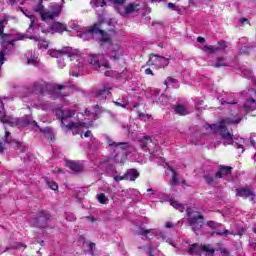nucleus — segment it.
I'll return each mask as SVG.
<instances>
[{"label": "nucleus", "instance_id": "f257e3e1", "mask_svg": "<svg viewBox=\"0 0 256 256\" xmlns=\"http://www.w3.org/2000/svg\"><path fill=\"white\" fill-rule=\"evenodd\" d=\"M241 123L240 118H226L221 120L216 124H208L209 127L215 135H219L224 139V145H233V132H229L227 129L228 125H239Z\"/></svg>", "mask_w": 256, "mask_h": 256}, {"label": "nucleus", "instance_id": "f03ea898", "mask_svg": "<svg viewBox=\"0 0 256 256\" xmlns=\"http://www.w3.org/2000/svg\"><path fill=\"white\" fill-rule=\"evenodd\" d=\"M56 115L58 119H60L61 128L65 133H69V131H72L73 135H77V133L81 131L83 124L79 122H73V120H71L75 116V110L59 109L57 110Z\"/></svg>", "mask_w": 256, "mask_h": 256}, {"label": "nucleus", "instance_id": "7ed1b4c3", "mask_svg": "<svg viewBox=\"0 0 256 256\" xmlns=\"http://www.w3.org/2000/svg\"><path fill=\"white\" fill-rule=\"evenodd\" d=\"M0 121L2 123H6L7 125H11V127H28V125H32V127L39 129V125L35 120H33V116L31 115L23 118H13L11 116H6L5 104H3L2 100H0Z\"/></svg>", "mask_w": 256, "mask_h": 256}, {"label": "nucleus", "instance_id": "20e7f679", "mask_svg": "<svg viewBox=\"0 0 256 256\" xmlns=\"http://www.w3.org/2000/svg\"><path fill=\"white\" fill-rule=\"evenodd\" d=\"M33 11L39 13L42 21H53V19H57L61 15L63 7L59 4H54L50 7V10H47L43 6V0H39V3L33 7Z\"/></svg>", "mask_w": 256, "mask_h": 256}, {"label": "nucleus", "instance_id": "39448f33", "mask_svg": "<svg viewBox=\"0 0 256 256\" xmlns=\"http://www.w3.org/2000/svg\"><path fill=\"white\" fill-rule=\"evenodd\" d=\"M186 213L189 227H191L193 233L197 235V232L201 231V229H203V225H205V217L201 212L195 211L191 208H187Z\"/></svg>", "mask_w": 256, "mask_h": 256}, {"label": "nucleus", "instance_id": "423d86ee", "mask_svg": "<svg viewBox=\"0 0 256 256\" xmlns=\"http://www.w3.org/2000/svg\"><path fill=\"white\" fill-rule=\"evenodd\" d=\"M62 89H66V87L59 84H47L46 82H34L30 87V91L34 95H45L49 91H61Z\"/></svg>", "mask_w": 256, "mask_h": 256}, {"label": "nucleus", "instance_id": "0eeeda50", "mask_svg": "<svg viewBox=\"0 0 256 256\" xmlns=\"http://www.w3.org/2000/svg\"><path fill=\"white\" fill-rule=\"evenodd\" d=\"M84 35H89V37L93 39H98L100 45H103V43H111V38L109 35L101 29V22H98L91 26Z\"/></svg>", "mask_w": 256, "mask_h": 256}, {"label": "nucleus", "instance_id": "6e6552de", "mask_svg": "<svg viewBox=\"0 0 256 256\" xmlns=\"http://www.w3.org/2000/svg\"><path fill=\"white\" fill-rule=\"evenodd\" d=\"M15 144L17 149L20 151V153H25L27 151V147L19 142H17L15 139L11 137V132L5 131V136L3 141H0V153H5V150L7 149V145H13Z\"/></svg>", "mask_w": 256, "mask_h": 256}, {"label": "nucleus", "instance_id": "1a4fd4ad", "mask_svg": "<svg viewBox=\"0 0 256 256\" xmlns=\"http://www.w3.org/2000/svg\"><path fill=\"white\" fill-rule=\"evenodd\" d=\"M50 222L51 214L45 210L38 212L36 218L33 219V225L38 229H46V227H49Z\"/></svg>", "mask_w": 256, "mask_h": 256}, {"label": "nucleus", "instance_id": "9d476101", "mask_svg": "<svg viewBox=\"0 0 256 256\" xmlns=\"http://www.w3.org/2000/svg\"><path fill=\"white\" fill-rule=\"evenodd\" d=\"M236 197H242V199H249L253 203L256 201V191L253 186H245L242 188H237L235 190Z\"/></svg>", "mask_w": 256, "mask_h": 256}, {"label": "nucleus", "instance_id": "9b49d317", "mask_svg": "<svg viewBox=\"0 0 256 256\" xmlns=\"http://www.w3.org/2000/svg\"><path fill=\"white\" fill-rule=\"evenodd\" d=\"M139 3L133 2L128 5L120 6V13L122 17H127V15H131L132 13H139Z\"/></svg>", "mask_w": 256, "mask_h": 256}, {"label": "nucleus", "instance_id": "f8f14e48", "mask_svg": "<svg viewBox=\"0 0 256 256\" xmlns=\"http://www.w3.org/2000/svg\"><path fill=\"white\" fill-rule=\"evenodd\" d=\"M148 63H150V65H154V67H158V69H161L169 65V59L163 56L152 54Z\"/></svg>", "mask_w": 256, "mask_h": 256}, {"label": "nucleus", "instance_id": "ddd939ff", "mask_svg": "<svg viewBox=\"0 0 256 256\" xmlns=\"http://www.w3.org/2000/svg\"><path fill=\"white\" fill-rule=\"evenodd\" d=\"M103 167L106 175L109 177H115L117 175V168H115V159L110 158L103 162Z\"/></svg>", "mask_w": 256, "mask_h": 256}, {"label": "nucleus", "instance_id": "4468645a", "mask_svg": "<svg viewBox=\"0 0 256 256\" xmlns=\"http://www.w3.org/2000/svg\"><path fill=\"white\" fill-rule=\"evenodd\" d=\"M123 55V47L119 44L112 46L111 50L108 52L109 59H112L113 61H119Z\"/></svg>", "mask_w": 256, "mask_h": 256}, {"label": "nucleus", "instance_id": "2eb2a0df", "mask_svg": "<svg viewBox=\"0 0 256 256\" xmlns=\"http://www.w3.org/2000/svg\"><path fill=\"white\" fill-rule=\"evenodd\" d=\"M66 167L72 171V173H83V164L78 161L66 160Z\"/></svg>", "mask_w": 256, "mask_h": 256}, {"label": "nucleus", "instance_id": "dca6fc26", "mask_svg": "<svg viewBox=\"0 0 256 256\" xmlns=\"http://www.w3.org/2000/svg\"><path fill=\"white\" fill-rule=\"evenodd\" d=\"M111 86L109 85H104L103 89H98L94 92L95 97H97V99H99L100 101H105V99H107V95H109V91H111Z\"/></svg>", "mask_w": 256, "mask_h": 256}, {"label": "nucleus", "instance_id": "f3484780", "mask_svg": "<svg viewBox=\"0 0 256 256\" xmlns=\"http://www.w3.org/2000/svg\"><path fill=\"white\" fill-rule=\"evenodd\" d=\"M232 171L233 167L220 165L218 171L216 172V177H219V179H223L227 177V175H231Z\"/></svg>", "mask_w": 256, "mask_h": 256}, {"label": "nucleus", "instance_id": "a211bd4d", "mask_svg": "<svg viewBox=\"0 0 256 256\" xmlns=\"http://www.w3.org/2000/svg\"><path fill=\"white\" fill-rule=\"evenodd\" d=\"M200 255L214 256L215 248L211 244H200Z\"/></svg>", "mask_w": 256, "mask_h": 256}, {"label": "nucleus", "instance_id": "6ab92c4d", "mask_svg": "<svg viewBox=\"0 0 256 256\" xmlns=\"http://www.w3.org/2000/svg\"><path fill=\"white\" fill-rule=\"evenodd\" d=\"M26 37L27 39H31L32 41H35L36 43H38L40 49H49V41L45 39H41L37 35H28Z\"/></svg>", "mask_w": 256, "mask_h": 256}, {"label": "nucleus", "instance_id": "aec40b11", "mask_svg": "<svg viewBox=\"0 0 256 256\" xmlns=\"http://www.w3.org/2000/svg\"><path fill=\"white\" fill-rule=\"evenodd\" d=\"M243 109L246 111V113H249L251 111L256 110V100L255 98H249L246 99V101L243 104Z\"/></svg>", "mask_w": 256, "mask_h": 256}, {"label": "nucleus", "instance_id": "412c9836", "mask_svg": "<svg viewBox=\"0 0 256 256\" xmlns=\"http://www.w3.org/2000/svg\"><path fill=\"white\" fill-rule=\"evenodd\" d=\"M51 33H63L64 31H67V25L63 24L61 22H54L51 26Z\"/></svg>", "mask_w": 256, "mask_h": 256}, {"label": "nucleus", "instance_id": "4be33fe9", "mask_svg": "<svg viewBox=\"0 0 256 256\" xmlns=\"http://www.w3.org/2000/svg\"><path fill=\"white\" fill-rule=\"evenodd\" d=\"M19 9L23 13V15H25V17H28V19H30V25L27 30V32L29 33V31L35 29V15L31 14L29 10H23V8L21 7Z\"/></svg>", "mask_w": 256, "mask_h": 256}, {"label": "nucleus", "instance_id": "5701e85b", "mask_svg": "<svg viewBox=\"0 0 256 256\" xmlns=\"http://www.w3.org/2000/svg\"><path fill=\"white\" fill-rule=\"evenodd\" d=\"M204 179L207 185H217V183H219V177H217V173L215 174L206 173L204 175Z\"/></svg>", "mask_w": 256, "mask_h": 256}, {"label": "nucleus", "instance_id": "b1692460", "mask_svg": "<svg viewBox=\"0 0 256 256\" xmlns=\"http://www.w3.org/2000/svg\"><path fill=\"white\" fill-rule=\"evenodd\" d=\"M164 85H166L167 88L171 87L172 89H179L180 87L179 80L171 76L166 78V80L164 81Z\"/></svg>", "mask_w": 256, "mask_h": 256}, {"label": "nucleus", "instance_id": "393cba45", "mask_svg": "<svg viewBox=\"0 0 256 256\" xmlns=\"http://www.w3.org/2000/svg\"><path fill=\"white\" fill-rule=\"evenodd\" d=\"M124 175L126 181H135L139 177V171L137 169H128Z\"/></svg>", "mask_w": 256, "mask_h": 256}, {"label": "nucleus", "instance_id": "a878e982", "mask_svg": "<svg viewBox=\"0 0 256 256\" xmlns=\"http://www.w3.org/2000/svg\"><path fill=\"white\" fill-rule=\"evenodd\" d=\"M26 59L28 65H33L34 67H37V65H39V60L37 59V57H35V53L33 51H28L26 53Z\"/></svg>", "mask_w": 256, "mask_h": 256}, {"label": "nucleus", "instance_id": "bb28decb", "mask_svg": "<svg viewBox=\"0 0 256 256\" xmlns=\"http://www.w3.org/2000/svg\"><path fill=\"white\" fill-rule=\"evenodd\" d=\"M60 55H68L70 61H73V58L77 55V50H73L71 47H64L60 50Z\"/></svg>", "mask_w": 256, "mask_h": 256}, {"label": "nucleus", "instance_id": "cd10ccee", "mask_svg": "<svg viewBox=\"0 0 256 256\" xmlns=\"http://www.w3.org/2000/svg\"><path fill=\"white\" fill-rule=\"evenodd\" d=\"M153 143V140L151 139V136H143L139 140V145L144 151H147V147L149 144Z\"/></svg>", "mask_w": 256, "mask_h": 256}, {"label": "nucleus", "instance_id": "c85d7f7f", "mask_svg": "<svg viewBox=\"0 0 256 256\" xmlns=\"http://www.w3.org/2000/svg\"><path fill=\"white\" fill-rule=\"evenodd\" d=\"M188 253L190 255H201V244H192L188 248Z\"/></svg>", "mask_w": 256, "mask_h": 256}, {"label": "nucleus", "instance_id": "c756f323", "mask_svg": "<svg viewBox=\"0 0 256 256\" xmlns=\"http://www.w3.org/2000/svg\"><path fill=\"white\" fill-rule=\"evenodd\" d=\"M167 170L171 171L172 173V180L170 181V185H172V187L179 185V176L177 175V172H175V169H173L171 166H168Z\"/></svg>", "mask_w": 256, "mask_h": 256}, {"label": "nucleus", "instance_id": "7c9ffc66", "mask_svg": "<svg viewBox=\"0 0 256 256\" xmlns=\"http://www.w3.org/2000/svg\"><path fill=\"white\" fill-rule=\"evenodd\" d=\"M116 79H131L133 77V73L129 72L127 68H125L122 73L116 72Z\"/></svg>", "mask_w": 256, "mask_h": 256}, {"label": "nucleus", "instance_id": "2f4dec72", "mask_svg": "<svg viewBox=\"0 0 256 256\" xmlns=\"http://www.w3.org/2000/svg\"><path fill=\"white\" fill-rule=\"evenodd\" d=\"M174 111L177 115H187L189 113L187 107L183 104L175 106Z\"/></svg>", "mask_w": 256, "mask_h": 256}, {"label": "nucleus", "instance_id": "473e14b6", "mask_svg": "<svg viewBox=\"0 0 256 256\" xmlns=\"http://www.w3.org/2000/svg\"><path fill=\"white\" fill-rule=\"evenodd\" d=\"M89 63L94 69H101V64L99 63V58H97V56H90Z\"/></svg>", "mask_w": 256, "mask_h": 256}, {"label": "nucleus", "instance_id": "72a5a7b5", "mask_svg": "<svg viewBox=\"0 0 256 256\" xmlns=\"http://www.w3.org/2000/svg\"><path fill=\"white\" fill-rule=\"evenodd\" d=\"M170 205L172 207H174V209H177L178 211H180V213H183V211H185V205L177 202V200H170Z\"/></svg>", "mask_w": 256, "mask_h": 256}, {"label": "nucleus", "instance_id": "f704fd0d", "mask_svg": "<svg viewBox=\"0 0 256 256\" xmlns=\"http://www.w3.org/2000/svg\"><path fill=\"white\" fill-rule=\"evenodd\" d=\"M48 55H50V57H55L56 59H59V63L63 61V56H61L60 50L50 49L48 50Z\"/></svg>", "mask_w": 256, "mask_h": 256}, {"label": "nucleus", "instance_id": "c9c22d12", "mask_svg": "<svg viewBox=\"0 0 256 256\" xmlns=\"http://www.w3.org/2000/svg\"><path fill=\"white\" fill-rule=\"evenodd\" d=\"M106 141H107L109 147H119V146H121V145H124L125 147H129V144H128V143H121V142H120V143H116V142H114L113 139H111V137H109V136H106Z\"/></svg>", "mask_w": 256, "mask_h": 256}, {"label": "nucleus", "instance_id": "e433bc0d", "mask_svg": "<svg viewBox=\"0 0 256 256\" xmlns=\"http://www.w3.org/2000/svg\"><path fill=\"white\" fill-rule=\"evenodd\" d=\"M99 147H101V142H99V140H97L96 138H91V143L89 145V148L92 151H97L99 149Z\"/></svg>", "mask_w": 256, "mask_h": 256}, {"label": "nucleus", "instance_id": "4c0bfd02", "mask_svg": "<svg viewBox=\"0 0 256 256\" xmlns=\"http://www.w3.org/2000/svg\"><path fill=\"white\" fill-rule=\"evenodd\" d=\"M45 183L48 185L49 189H52V191H57V189H59L57 182L53 180L45 179Z\"/></svg>", "mask_w": 256, "mask_h": 256}, {"label": "nucleus", "instance_id": "58836bf2", "mask_svg": "<svg viewBox=\"0 0 256 256\" xmlns=\"http://www.w3.org/2000/svg\"><path fill=\"white\" fill-rule=\"evenodd\" d=\"M126 0H113V4L115 5L116 11L121 13V7H125Z\"/></svg>", "mask_w": 256, "mask_h": 256}, {"label": "nucleus", "instance_id": "ea45409f", "mask_svg": "<svg viewBox=\"0 0 256 256\" xmlns=\"http://www.w3.org/2000/svg\"><path fill=\"white\" fill-rule=\"evenodd\" d=\"M114 103L117 105V107H122L123 109H127V105H129V101H127V99H119L114 101Z\"/></svg>", "mask_w": 256, "mask_h": 256}, {"label": "nucleus", "instance_id": "a19ab883", "mask_svg": "<svg viewBox=\"0 0 256 256\" xmlns=\"http://www.w3.org/2000/svg\"><path fill=\"white\" fill-rule=\"evenodd\" d=\"M96 198H97V201L101 203V205H107V201H109L107 196H105V194L103 193L97 194Z\"/></svg>", "mask_w": 256, "mask_h": 256}, {"label": "nucleus", "instance_id": "79ce46f5", "mask_svg": "<svg viewBox=\"0 0 256 256\" xmlns=\"http://www.w3.org/2000/svg\"><path fill=\"white\" fill-rule=\"evenodd\" d=\"M242 75L246 79H253V71H251V69H249V68H243Z\"/></svg>", "mask_w": 256, "mask_h": 256}, {"label": "nucleus", "instance_id": "37998d69", "mask_svg": "<svg viewBox=\"0 0 256 256\" xmlns=\"http://www.w3.org/2000/svg\"><path fill=\"white\" fill-rule=\"evenodd\" d=\"M214 67L219 68V67H227V64L225 63V59L223 57H218L216 59V63Z\"/></svg>", "mask_w": 256, "mask_h": 256}, {"label": "nucleus", "instance_id": "c03bdc74", "mask_svg": "<svg viewBox=\"0 0 256 256\" xmlns=\"http://www.w3.org/2000/svg\"><path fill=\"white\" fill-rule=\"evenodd\" d=\"M216 47H217L218 51H225V49H227V42L222 40V41L217 43Z\"/></svg>", "mask_w": 256, "mask_h": 256}, {"label": "nucleus", "instance_id": "a18cd8bd", "mask_svg": "<svg viewBox=\"0 0 256 256\" xmlns=\"http://www.w3.org/2000/svg\"><path fill=\"white\" fill-rule=\"evenodd\" d=\"M65 219H66V221H77V217L75 216V214H73L71 212L65 213Z\"/></svg>", "mask_w": 256, "mask_h": 256}, {"label": "nucleus", "instance_id": "49530a36", "mask_svg": "<svg viewBox=\"0 0 256 256\" xmlns=\"http://www.w3.org/2000/svg\"><path fill=\"white\" fill-rule=\"evenodd\" d=\"M251 47L244 46L240 48V55H249L251 53Z\"/></svg>", "mask_w": 256, "mask_h": 256}, {"label": "nucleus", "instance_id": "de8ad7c7", "mask_svg": "<svg viewBox=\"0 0 256 256\" xmlns=\"http://www.w3.org/2000/svg\"><path fill=\"white\" fill-rule=\"evenodd\" d=\"M220 103L221 105H237V100L229 101V100H225V98H222L220 100Z\"/></svg>", "mask_w": 256, "mask_h": 256}, {"label": "nucleus", "instance_id": "09e8293b", "mask_svg": "<svg viewBox=\"0 0 256 256\" xmlns=\"http://www.w3.org/2000/svg\"><path fill=\"white\" fill-rule=\"evenodd\" d=\"M206 225H207V227H210V229H217V227H219V225H221V224L217 223L216 221L210 220L206 223Z\"/></svg>", "mask_w": 256, "mask_h": 256}, {"label": "nucleus", "instance_id": "8fccbe9b", "mask_svg": "<svg viewBox=\"0 0 256 256\" xmlns=\"http://www.w3.org/2000/svg\"><path fill=\"white\" fill-rule=\"evenodd\" d=\"M203 51H210V53H216V51H219L217 46H204Z\"/></svg>", "mask_w": 256, "mask_h": 256}, {"label": "nucleus", "instance_id": "3c124183", "mask_svg": "<svg viewBox=\"0 0 256 256\" xmlns=\"http://www.w3.org/2000/svg\"><path fill=\"white\" fill-rule=\"evenodd\" d=\"M5 23H7V19H0V36H2L5 31Z\"/></svg>", "mask_w": 256, "mask_h": 256}, {"label": "nucleus", "instance_id": "603ef678", "mask_svg": "<svg viewBox=\"0 0 256 256\" xmlns=\"http://www.w3.org/2000/svg\"><path fill=\"white\" fill-rule=\"evenodd\" d=\"M112 177H113L114 181H116V183H119V181H126L125 174L123 176L114 174V176H112Z\"/></svg>", "mask_w": 256, "mask_h": 256}, {"label": "nucleus", "instance_id": "864d4df0", "mask_svg": "<svg viewBox=\"0 0 256 256\" xmlns=\"http://www.w3.org/2000/svg\"><path fill=\"white\" fill-rule=\"evenodd\" d=\"M214 234L227 237V235H229V230H224V231L217 230V231L214 232Z\"/></svg>", "mask_w": 256, "mask_h": 256}, {"label": "nucleus", "instance_id": "5fc2aeb1", "mask_svg": "<svg viewBox=\"0 0 256 256\" xmlns=\"http://www.w3.org/2000/svg\"><path fill=\"white\" fill-rule=\"evenodd\" d=\"M21 247H23L24 249H27V245L21 244V243L15 244L14 246L11 247V249H21Z\"/></svg>", "mask_w": 256, "mask_h": 256}, {"label": "nucleus", "instance_id": "6e6d98bb", "mask_svg": "<svg viewBox=\"0 0 256 256\" xmlns=\"http://www.w3.org/2000/svg\"><path fill=\"white\" fill-rule=\"evenodd\" d=\"M168 9H171L172 11H178L179 7H177L175 4L173 3H168Z\"/></svg>", "mask_w": 256, "mask_h": 256}, {"label": "nucleus", "instance_id": "4d7b16f0", "mask_svg": "<svg viewBox=\"0 0 256 256\" xmlns=\"http://www.w3.org/2000/svg\"><path fill=\"white\" fill-rule=\"evenodd\" d=\"M153 230L151 229H146V230H142L140 232H138V235H149V233H151Z\"/></svg>", "mask_w": 256, "mask_h": 256}, {"label": "nucleus", "instance_id": "13d9d810", "mask_svg": "<svg viewBox=\"0 0 256 256\" xmlns=\"http://www.w3.org/2000/svg\"><path fill=\"white\" fill-rule=\"evenodd\" d=\"M20 158L23 159L24 162L31 161L29 154L20 155Z\"/></svg>", "mask_w": 256, "mask_h": 256}, {"label": "nucleus", "instance_id": "bf43d9fd", "mask_svg": "<svg viewBox=\"0 0 256 256\" xmlns=\"http://www.w3.org/2000/svg\"><path fill=\"white\" fill-rule=\"evenodd\" d=\"M234 147H236L237 149H241V153L245 152V148H243V145L239 144V143H235Z\"/></svg>", "mask_w": 256, "mask_h": 256}, {"label": "nucleus", "instance_id": "052dcab7", "mask_svg": "<svg viewBox=\"0 0 256 256\" xmlns=\"http://www.w3.org/2000/svg\"><path fill=\"white\" fill-rule=\"evenodd\" d=\"M158 101L159 103H164L167 101V96L165 95H161L159 98H158Z\"/></svg>", "mask_w": 256, "mask_h": 256}, {"label": "nucleus", "instance_id": "680f3d73", "mask_svg": "<svg viewBox=\"0 0 256 256\" xmlns=\"http://www.w3.org/2000/svg\"><path fill=\"white\" fill-rule=\"evenodd\" d=\"M104 75H105L106 77H115V75H117V72H114V73L112 74L111 71H106V72L104 73Z\"/></svg>", "mask_w": 256, "mask_h": 256}, {"label": "nucleus", "instance_id": "e2e57ef3", "mask_svg": "<svg viewBox=\"0 0 256 256\" xmlns=\"http://www.w3.org/2000/svg\"><path fill=\"white\" fill-rule=\"evenodd\" d=\"M58 67H60V69H63V67H65V60L62 58V60L58 59Z\"/></svg>", "mask_w": 256, "mask_h": 256}, {"label": "nucleus", "instance_id": "0e129e2a", "mask_svg": "<svg viewBox=\"0 0 256 256\" xmlns=\"http://www.w3.org/2000/svg\"><path fill=\"white\" fill-rule=\"evenodd\" d=\"M41 133H51V128L47 127V128H40Z\"/></svg>", "mask_w": 256, "mask_h": 256}, {"label": "nucleus", "instance_id": "69168bd1", "mask_svg": "<svg viewBox=\"0 0 256 256\" xmlns=\"http://www.w3.org/2000/svg\"><path fill=\"white\" fill-rule=\"evenodd\" d=\"M219 251L222 255H229V251H227L225 248H220Z\"/></svg>", "mask_w": 256, "mask_h": 256}, {"label": "nucleus", "instance_id": "338daca9", "mask_svg": "<svg viewBox=\"0 0 256 256\" xmlns=\"http://www.w3.org/2000/svg\"><path fill=\"white\" fill-rule=\"evenodd\" d=\"M145 75H155L154 73H153V70H151V68H147L146 70H145Z\"/></svg>", "mask_w": 256, "mask_h": 256}, {"label": "nucleus", "instance_id": "774afa93", "mask_svg": "<svg viewBox=\"0 0 256 256\" xmlns=\"http://www.w3.org/2000/svg\"><path fill=\"white\" fill-rule=\"evenodd\" d=\"M94 247H95V243H90L88 245V251H93Z\"/></svg>", "mask_w": 256, "mask_h": 256}]
</instances>
